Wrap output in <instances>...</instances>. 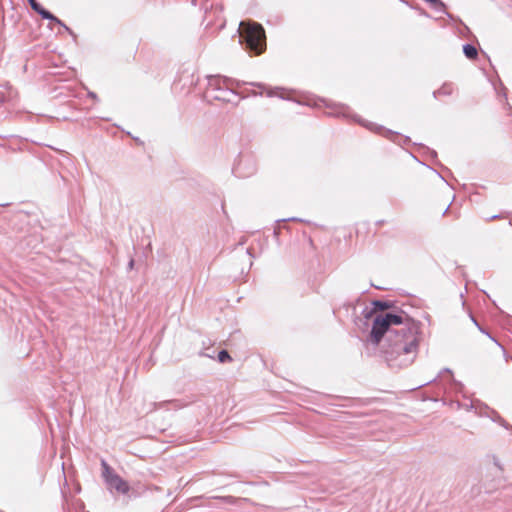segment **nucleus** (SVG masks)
<instances>
[{
  "instance_id": "1a4fd4ad",
  "label": "nucleus",
  "mask_w": 512,
  "mask_h": 512,
  "mask_svg": "<svg viewBox=\"0 0 512 512\" xmlns=\"http://www.w3.org/2000/svg\"><path fill=\"white\" fill-rule=\"evenodd\" d=\"M424 1L427 2V3H430V4L434 5V6L442 5V2L440 0H424Z\"/></svg>"
},
{
  "instance_id": "423d86ee",
  "label": "nucleus",
  "mask_w": 512,
  "mask_h": 512,
  "mask_svg": "<svg viewBox=\"0 0 512 512\" xmlns=\"http://www.w3.org/2000/svg\"><path fill=\"white\" fill-rule=\"evenodd\" d=\"M373 310L372 313L375 316L379 313H389L388 310L393 307V303L390 301H373Z\"/></svg>"
},
{
  "instance_id": "f257e3e1",
  "label": "nucleus",
  "mask_w": 512,
  "mask_h": 512,
  "mask_svg": "<svg viewBox=\"0 0 512 512\" xmlns=\"http://www.w3.org/2000/svg\"><path fill=\"white\" fill-rule=\"evenodd\" d=\"M419 345V326L414 321L391 332L380 345L381 352L388 362L402 361L403 356L415 355ZM406 359H403L405 361Z\"/></svg>"
},
{
  "instance_id": "39448f33",
  "label": "nucleus",
  "mask_w": 512,
  "mask_h": 512,
  "mask_svg": "<svg viewBox=\"0 0 512 512\" xmlns=\"http://www.w3.org/2000/svg\"><path fill=\"white\" fill-rule=\"evenodd\" d=\"M28 1H29V4L31 5V8L34 11H36L38 14H40L44 19H49L58 24H62V22L57 17H55L49 11L44 9L36 0H28Z\"/></svg>"
},
{
  "instance_id": "7ed1b4c3",
  "label": "nucleus",
  "mask_w": 512,
  "mask_h": 512,
  "mask_svg": "<svg viewBox=\"0 0 512 512\" xmlns=\"http://www.w3.org/2000/svg\"><path fill=\"white\" fill-rule=\"evenodd\" d=\"M239 34L244 40L246 47L251 52H254L255 55H260L266 50L265 31L259 23L241 22Z\"/></svg>"
},
{
  "instance_id": "f03ea898",
  "label": "nucleus",
  "mask_w": 512,
  "mask_h": 512,
  "mask_svg": "<svg viewBox=\"0 0 512 512\" xmlns=\"http://www.w3.org/2000/svg\"><path fill=\"white\" fill-rule=\"evenodd\" d=\"M414 322L406 313L400 311L398 313H379L373 317L372 328L369 333L368 340L374 346H380L385 336L391 332H398L400 329L394 326L406 327Z\"/></svg>"
},
{
  "instance_id": "6e6552de",
  "label": "nucleus",
  "mask_w": 512,
  "mask_h": 512,
  "mask_svg": "<svg viewBox=\"0 0 512 512\" xmlns=\"http://www.w3.org/2000/svg\"><path fill=\"white\" fill-rule=\"evenodd\" d=\"M218 359H219V361L221 363H224L226 361H230L231 357H230L229 353L226 350H222L218 354Z\"/></svg>"
},
{
  "instance_id": "20e7f679",
  "label": "nucleus",
  "mask_w": 512,
  "mask_h": 512,
  "mask_svg": "<svg viewBox=\"0 0 512 512\" xmlns=\"http://www.w3.org/2000/svg\"><path fill=\"white\" fill-rule=\"evenodd\" d=\"M102 475L110 489L116 490L118 493L126 494L129 492V484L122 477L113 471V469L107 464L106 461L102 460Z\"/></svg>"
},
{
  "instance_id": "0eeeda50",
  "label": "nucleus",
  "mask_w": 512,
  "mask_h": 512,
  "mask_svg": "<svg viewBox=\"0 0 512 512\" xmlns=\"http://www.w3.org/2000/svg\"><path fill=\"white\" fill-rule=\"evenodd\" d=\"M465 56L470 60H475L478 56V51L475 46L466 44L463 46Z\"/></svg>"
}]
</instances>
